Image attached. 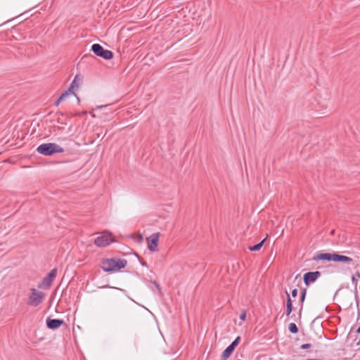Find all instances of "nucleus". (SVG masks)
Wrapping results in <instances>:
<instances>
[{
    "mask_svg": "<svg viewBox=\"0 0 360 360\" xmlns=\"http://www.w3.org/2000/svg\"><path fill=\"white\" fill-rule=\"evenodd\" d=\"M127 261L120 258H103L101 261V268L105 272H117L126 267Z\"/></svg>",
    "mask_w": 360,
    "mask_h": 360,
    "instance_id": "f257e3e1",
    "label": "nucleus"
},
{
    "mask_svg": "<svg viewBox=\"0 0 360 360\" xmlns=\"http://www.w3.org/2000/svg\"><path fill=\"white\" fill-rule=\"evenodd\" d=\"M36 150L39 154L45 156H50L55 153L64 152V149L55 143H42L37 148Z\"/></svg>",
    "mask_w": 360,
    "mask_h": 360,
    "instance_id": "f03ea898",
    "label": "nucleus"
},
{
    "mask_svg": "<svg viewBox=\"0 0 360 360\" xmlns=\"http://www.w3.org/2000/svg\"><path fill=\"white\" fill-rule=\"evenodd\" d=\"M31 294L29 296L27 304L30 306L37 307L45 298V294L39 291L35 288L30 289Z\"/></svg>",
    "mask_w": 360,
    "mask_h": 360,
    "instance_id": "7ed1b4c3",
    "label": "nucleus"
},
{
    "mask_svg": "<svg viewBox=\"0 0 360 360\" xmlns=\"http://www.w3.org/2000/svg\"><path fill=\"white\" fill-rule=\"evenodd\" d=\"M113 242L112 235L107 231L102 232L99 236L94 239V244L99 248L106 247Z\"/></svg>",
    "mask_w": 360,
    "mask_h": 360,
    "instance_id": "20e7f679",
    "label": "nucleus"
},
{
    "mask_svg": "<svg viewBox=\"0 0 360 360\" xmlns=\"http://www.w3.org/2000/svg\"><path fill=\"white\" fill-rule=\"evenodd\" d=\"M91 50L95 55L103 58V59L110 60L113 58V53L110 50L104 49L103 47L99 44H94L91 46Z\"/></svg>",
    "mask_w": 360,
    "mask_h": 360,
    "instance_id": "39448f33",
    "label": "nucleus"
},
{
    "mask_svg": "<svg viewBox=\"0 0 360 360\" xmlns=\"http://www.w3.org/2000/svg\"><path fill=\"white\" fill-rule=\"evenodd\" d=\"M160 238V233H153L150 236L146 238L147 242L148 248L150 252L158 251V242Z\"/></svg>",
    "mask_w": 360,
    "mask_h": 360,
    "instance_id": "423d86ee",
    "label": "nucleus"
},
{
    "mask_svg": "<svg viewBox=\"0 0 360 360\" xmlns=\"http://www.w3.org/2000/svg\"><path fill=\"white\" fill-rule=\"evenodd\" d=\"M57 269H53L50 271L48 275L44 278L41 283L38 285L40 288L49 289L57 276Z\"/></svg>",
    "mask_w": 360,
    "mask_h": 360,
    "instance_id": "0eeeda50",
    "label": "nucleus"
},
{
    "mask_svg": "<svg viewBox=\"0 0 360 360\" xmlns=\"http://www.w3.org/2000/svg\"><path fill=\"white\" fill-rule=\"evenodd\" d=\"M320 271H310L304 274L303 281L306 285H309L311 283L315 282L318 278L321 276Z\"/></svg>",
    "mask_w": 360,
    "mask_h": 360,
    "instance_id": "6e6552de",
    "label": "nucleus"
},
{
    "mask_svg": "<svg viewBox=\"0 0 360 360\" xmlns=\"http://www.w3.org/2000/svg\"><path fill=\"white\" fill-rule=\"evenodd\" d=\"M46 322L47 328L51 330L58 329L61 326L65 324L63 319H51L50 317L46 319Z\"/></svg>",
    "mask_w": 360,
    "mask_h": 360,
    "instance_id": "1a4fd4ad",
    "label": "nucleus"
},
{
    "mask_svg": "<svg viewBox=\"0 0 360 360\" xmlns=\"http://www.w3.org/2000/svg\"><path fill=\"white\" fill-rule=\"evenodd\" d=\"M335 253H319L314 256L313 260L319 261V260H327V261H334Z\"/></svg>",
    "mask_w": 360,
    "mask_h": 360,
    "instance_id": "9d476101",
    "label": "nucleus"
},
{
    "mask_svg": "<svg viewBox=\"0 0 360 360\" xmlns=\"http://www.w3.org/2000/svg\"><path fill=\"white\" fill-rule=\"evenodd\" d=\"M333 262H345L350 264L353 262V259L347 256L340 255L337 253H335Z\"/></svg>",
    "mask_w": 360,
    "mask_h": 360,
    "instance_id": "9b49d317",
    "label": "nucleus"
},
{
    "mask_svg": "<svg viewBox=\"0 0 360 360\" xmlns=\"http://www.w3.org/2000/svg\"><path fill=\"white\" fill-rule=\"evenodd\" d=\"M266 238H264L261 242H259V243L253 245V246H250L249 247V250L250 251H258L261 249V248L262 247L265 240H266Z\"/></svg>",
    "mask_w": 360,
    "mask_h": 360,
    "instance_id": "f8f14e48",
    "label": "nucleus"
},
{
    "mask_svg": "<svg viewBox=\"0 0 360 360\" xmlns=\"http://www.w3.org/2000/svg\"><path fill=\"white\" fill-rule=\"evenodd\" d=\"M231 354L232 352L226 348L221 355V360H227Z\"/></svg>",
    "mask_w": 360,
    "mask_h": 360,
    "instance_id": "ddd939ff",
    "label": "nucleus"
},
{
    "mask_svg": "<svg viewBox=\"0 0 360 360\" xmlns=\"http://www.w3.org/2000/svg\"><path fill=\"white\" fill-rule=\"evenodd\" d=\"M288 330L291 333L293 334L297 333L299 331V329L295 323H291L289 324Z\"/></svg>",
    "mask_w": 360,
    "mask_h": 360,
    "instance_id": "4468645a",
    "label": "nucleus"
},
{
    "mask_svg": "<svg viewBox=\"0 0 360 360\" xmlns=\"http://www.w3.org/2000/svg\"><path fill=\"white\" fill-rule=\"evenodd\" d=\"M78 78V76L76 75L73 79V81L71 82L69 88H68V91H72L75 86H78V84L77 83V79Z\"/></svg>",
    "mask_w": 360,
    "mask_h": 360,
    "instance_id": "2eb2a0df",
    "label": "nucleus"
},
{
    "mask_svg": "<svg viewBox=\"0 0 360 360\" xmlns=\"http://www.w3.org/2000/svg\"><path fill=\"white\" fill-rule=\"evenodd\" d=\"M306 294H307V290L303 289L301 292V295H300V298L302 304H303V302L305 300ZM302 305L301 306L300 311L302 310Z\"/></svg>",
    "mask_w": 360,
    "mask_h": 360,
    "instance_id": "dca6fc26",
    "label": "nucleus"
},
{
    "mask_svg": "<svg viewBox=\"0 0 360 360\" xmlns=\"http://www.w3.org/2000/svg\"><path fill=\"white\" fill-rule=\"evenodd\" d=\"M356 278H360V273L359 271L352 276V282L355 285H356L358 283Z\"/></svg>",
    "mask_w": 360,
    "mask_h": 360,
    "instance_id": "f3484780",
    "label": "nucleus"
},
{
    "mask_svg": "<svg viewBox=\"0 0 360 360\" xmlns=\"http://www.w3.org/2000/svg\"><path fill=\"white\" fill-rule=\"evenodd\" d=\"M70 92H72V91H68V89L67 91H65V92H63L60 96V100L64 101L70 94Z\"/></svg>",
    "mask_w": 360,
    "mask_h": 360,
    "instance_id": "a211bd4d",
    "label": "nucleus"
},
{
    "mask_svg": "<svg viewBox=\"0 0 360 360\" xmlns=\"http://www.w3.org/2000/svg\"><path fill=\"white\" fill-rule=\"evenodd\" d=\"M292 305H286V309H285V315L287 316H289L290 314L292 313Z\"/></svg>",
    "mask_w": 360,
    "mask_h": 360,
    "instance_id": "6ab92c4d",
    "label": "nucleus"
},
{
    "mask_svg": "<svg viewBox=\"0 0 360 360\" xmlns=\"http://www.w3.org/2000/svg\"><path fill=\"white\" fill-rule=\"evenodd\" d=\"M240 341V336H238L232 342H231V345L232 346H234V347H236L238 346V345L239 344Z\"/></svg>",
    "mask_w": 360,
    "mask_h": 360,
    "instance_id": "aec40b11",
    "label": "nucleus"
},
{
    "mask_svg": "<svg viewBox=\"0 0 360 360\" xmlns=\"http://www.w3.org/2000/svg\"><path fill=\"white\" fill-rule=\"evenodd\" d=\"M285 293H286V295H287L286 305H292V300L290 299V295L288 294V292L287 291L285 292Z\"/></svg>",
    "mask_w": 360,
    "mask_h": 360,
    "instance_id": "412c9836",
    "label": "nucleus"
},
{
    "mask_svg": "<svg viewBox=\"0 0 360 360\" xmlns=\"http://www.w3.org/2000/svg\"><path fill=\"white\" fill-rule=\"evenodd\" d=\"M152 283L155 286V288L158 289L159 293L161 294L162 291H161V288H160V285L155 281H152Z\"/></svg>",
    "mask_w": 360,
    "mask_h": 360,
    "instance_id": "4be33fe9",
    "label": "nucleus"
},
{
    "mask_svg": "<svg viewBox=\"0 0 360 360\" xmlns=\"http://www.w3.org/2000/svg\"><path fill=\"white\" fill-rule=\"evenodd\" d=\"M311 347V344H309V343H307V344H303L300 346V348L302 349H309Z\"/></svg>",
    "mask_w": 360,
    "mask_h": 360,
    "instance_id": "5701e85b",
    "label": "nucleus"
},
{
    "mask_svg": "<svg viewBox=\"0 0 360 360\" xmlns=\"http://www.w3.org/2000/svg\"><path fill=\"white\" fill-rule=\"evenodd\" d=\"M135 255L140 260V262H141V264L143 266H146L147 267L148 265H147V263L146 261L143 260V259H141L139 255L137 253H135Z\"/></svg>",
    "mask_w": 360,
    "mask_h": 360,
    "instance_id": "b1692460",
    "label": "nucleus"
},
{
    "mask_svg": "<svg viewBox=\"0 0 360 360\" xmlns=\"http://www.w3.org/2000/svg\"><path fill=\"white\" fill-rule=\"evenodd\" d=\"M246 319V311L244 310L240 315V319L242 321H245Z\"/></svg>",
    "mask_w": 360,
    "mask_h": 360,
    "instance_id": "393cba45",
    "label": "nucleus"
},
{
    "mask_svg": "<svg viewBox=\"0 0 360 360\" xmlns=\"http://www.w3.org/2000/svg\"><path fill=\"white\" fill-rule=\"evenodd\" d=\"M291 295L292 297H295L297 295V289H293L291 292Z\"/></svg>",
    "mask_w": 360,
    "mask_h": 360,
    "instance_id": "a878e982",
    "label": "nucleus"
},
{
    "mask_svg": "<svg viewBox=\"0 0 360 360\" xmlns=\"http://www.w3.org/2000/svg\"><path fill=\"white\" fill-rule=\"evenodd\" d=\"M355 300H356V306L358 307L359 304V300L358 298V292L356 290L355 291Z\"/></svg>",
    "mask_w": 360,
    "mask_h": 360,
    "instance_id": "bb28decb",
    "label": "nucleus"
},
{
    "mask_svg": "<svg viewBox=\"0 0 360 360\" xmlns=\"http://www.w3.org/2000/svg\"><path fill=\"white\" fill-rule=\"evenodd\" d=\"M226 348H228V349H229L233 353V352L234 351L236 347H234V346H232L231 345H230Z\"/></svg>",
    "mask_w": 360,
    "mask_h": 360,
    "instance_id": "cd10ccee",
    "label": "nucleus"
},
{
    "mask_svg": "<svg viewBox=\"0 0 360 360\" xmlns=\"http://www.w3.org/2000/svg\"><path fill=\"white\" fill-rule=\"evenodd\" d=\"M61 101H63V100H60V97H59L57 99V101L55 102V105L58 106Z\"/></svg>",
    "mask_w": 360,
    "mask_h": 360,
    "instance_id": "c85d7f7f",
    "label": "nucleus"
},
{
    "mask_svg": "<svg viewBox=\"0 0 360 360\" xmlns=\"http://www.w3.org/2000/svg\"><path fill=\"white\" fill-rule=\"evenodd\" d=\"M356 333H360V326L356 330Z\"/></svg>",
    "mask_w": 360,
    "mask_h": 360,
    "instance_id": "c756f323",
    "label": "nucleus"
},
{
    "mask_svg": "<svg viewBox=\"0 0 360 360\" xmlns=\"http://www.w3.org/2000/svg\"><path fill=\"white\" fill-rule=\"evenodd\" d=\"M72 94L73 95H75V96H77V95L75 94V93L72 92Z\"/></svg>",
    "mask_w": 360,
    "mask_h": 360,
    "instance_id": "7c9ffc66",
    "label": "nucleus"
},
{
    "mask_svg": "<svg viewBox=\"0 0 360 360\" xmlns=\"http://www.w3.org/2000/svg\"><path fill=\"white\" fill-rule=\"evenodd\" d=\"M334 231H334V230H333V231H331V234H333V233H334Z\"/></svg>",
    "mask_w": 360,
    "mask_h": 360,
    "instance_id": "2f4dec72",
    "label": "nucleus"
}]
</instances>
